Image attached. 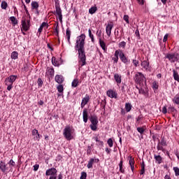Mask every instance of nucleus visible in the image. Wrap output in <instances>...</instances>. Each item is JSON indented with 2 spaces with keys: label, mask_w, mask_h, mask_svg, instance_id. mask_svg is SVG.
I'll use <instances>...</instances> for the list:
<instances>
[{
  "label": "nucleus",
  "mask_w": 179,
  "mask_h": 179,
  "mask_svg": "<svg viewBox=\"0 0 179 179\" xmlns=\"http://www.w3.org/2000/svg\"><path fill=\"white\" fill-rule=\"evenodd\" d=\"M86 43V35L82 34L77 36L75 43V50L78 51V64L80 66L86 65V52H85V44Z\"/></svg>",
  "instance_id": "f257e3e1"
},
{
  "label": "nucleus",
  "mask_w": 179,
  "mask_h": 179,
  "mask_svg": "<svg viewBox=\"0 0 179 179\" xmlns=\"http://www.w3.org/2000/svg\"><path fill=\"white\" fill-rule=\"evenodd\" d=\"M63 135L66 141H72L73 139V130L71 126L67 125L63 130Z\"/></svg>",
  "instance_id": "f03ea898"
},
{
  "label": "nucleus",
  "mask_w": 179,
  "mask_h": 179,
  "mask_svg": "<svg viewBox=\"0 0 179 179\" xmlns=\"http://www.w3.org/2000/svg\"><path fill=\"white\" fill-rule=\"evenodd\" d=\"M134 80L137 85H143V83H146V77L141 72L136 73Z\"/></svg>",
  "instance_id": "7ed1b4c3"
},
{
  "label": "nucleus",
  "mask_w": 179,
  "mask_h": 179,
  "mask_svg": "<svg viewBox=\"0 0 179 179\" xmlns=\"http://www.w3.org/2000/svg\"><path fill=\"white\" fill-rule=\"evenodd\" d=\"M169 61L171 63L177 62L179 60V54L177 52L175 53H168L165 56Z\"/></svg>",
  "instance_id": "20e7f679"
},
{
  "label": "nucleus",
  "mask_w": 179,
  "mask_h": 179,
  "mask_svg": "<svg viewBox=\"0 0 179 179\" xmlns=\"http://www.w3.org/2000/svg\"><path fill=\"white\" fill-rule=\"evenodd\" d=\"M57 169L52 167L46 170L45 176H50L49 179H57Z\"/></svg>",
  "instance_id": "39448f33"
},
{
  "label": "nucleus",
  "mask_w": 179,
  "mask_h": 179,
  "mask_svg": "<svg viewBox=\"0 0 179 179\" xmlns=\"http://www.w3.org/2000/svg\"><path fill=\"white\" fill-rule=\"evenodd\" d=\"M91 124L90 127L91 128L92 131H97V124H99V120L97 117L92 116L90 117Z\"/></svg>",
  "instance_id": "423d86ee"
},
{
  "label": "nucleus",
  "mask_w": 179,
  "mask_h": 179,
  "mask_svg": "<svg viewBox=\"0 0 179 179\" xmlns=\"http://www.w3.org/2000/svg\"><path fill=\"white\" fill-rule=\"evenodd\" d=\"M21 23L22 30H24V31H29V29H30V20L23 18Z\"/></svg>",
  "instance_id": "0eeeda50"
},
{
  "label": "nucleus",
  "mask_w": 179,
  "mask_h": 179,
  "mask_svg": "<svg viewBox=\"0 0 179 179\" xmlns=\"http://www.w3.org/2000/svg\"><path fill=\"white\" fill-rule=\"evenodd\" d=\"M120 59L123 64H125V65H129V64H131V60L125 56V54L123 53L122 50H120Z\"/></svg>",
  "instance_id": "6e6552de"
},
{
  "label": "nucleus",
  "mask_w": 179,
  "mask_h": 179,
  "mask_svg": "<svg viewBox=\"0 0 179 179\" xmlns=\"http://www.w3.org/2000/svg\"><path fill=\"white\" fill-rule=\"evenodd\" d=\"M8 170H9V167H8L6 163L3 161H0V171L3 174H6V173H8Z\"/></svg>",
  "instance_id": "1a4fd4ad"
},
{
  "label": "nucleus",
  "mask_w": 179,
  "mask_h": 179,
  "mask_svg": "<svg viewBox=\"0 0 179 179\" xmlns=\"http://www.w3.org/2000/svg\"><path fill=\"white\" fill-rule=\"evenodd\" d=\"M55 9H56V15L58 16V19L60 23H62V10L59 7V4L55 5Z\"/></svg>",
  "instance_id": "9d476101"
},
{
  "label": "nucleus",
  "mask_w": 179,
  "mask_h": 179,
  "mask_svg": "<svg viewBox=\"0 0 179 179\" xmlns=\"http://www.w3.org/2000/svg\"><path fill=\"white\" fill-rule=\"evenodd\" d=\"M17 79V76L11 75L5 80V85H9V83L13 85V83Z\"/></svg>",
  "instance_id": "9b49d317"
},
{
  "label": "nucleus",
  "mask_w": 179,
  "mask_h": 179,
  "mask_svg": "<svg viewBox=\"0 0 179 179\" xmlns=\"http://www.w3.org/2000/svg\"><path fill=\"white\" fill-rule=\"evenodd\" d=\"M106 94L108 97H110V99H117L118 94H117V92L113 90H108L106 92Z\"/></svg>",
  "instance_id": "f8f14e48"
},
{
  "label": "nucleus",
  "mask_w": 179,
  "mask_h": 179,
  "mask_svg": "<svg viewBox=\"0 0 179 179\" xmlns=\"http://www.w3.org/2000/svg\"><path fill=\"white\" fill-rule=\"evenodd\" d=\"M99 162H100L99 158H91L87 165V169H93V164H94V163H99Z\"/></svg>",
  "instance_id": "ddd939ff"
},
{
  "label": "nucleus",
  "mask_w": 179,
  "mask_h": 179,
  "mask_svg": "<svg viewBox=\"0 0 179 179\" xmlns=\"http://www.w3.org/2000/svg\"><path fill=\"white\" fill-rule=\"evenodd\" d=\"M141 66L144 71H150V63L149 62V60L141 62Z\"/></svg>",
  "instance_id": "4468645a"
},
{
  "label": "nucleus",
  "mask_w": 179,
  "mask_h": 179,
  "mask_svg": "<svg viewBox=\"0 0 179 179\" xmlns=\"http://www.w3.org/2000/svg\"><path fill=\"white\" fill-rule=\"evenodd\" d=\"M52 64L54 66H59V65H62V59H57L55 57H52Z\"/></svg>",
  "instance_id": "2eb2a0df"
},
{
  "label": "nucleus",
  "mask_w": 179,
  "mask_h": 179,
  "mask_svg": "<svg viewBox=\"0 0 179 179\" xmlns=\"http://www.w3.org/2000/svg\"><path fill=\"white\" fill-rule=\"evenodd\" d=\"M90 101V96L86 94L84 98H83L81 101V108H83L86 104H87Z\"/></svg>",
  "instance_id": "dca6fc26"
},
{
  "label": "nucleus",
  "mask_w": 179,
  "mask_h": 179,
  "mask_svg": "<svg viewBox=\"0 0 179 179\" xmlns=\"http://www.w3.org/2000/svg\"><path fill=\"white\" fill-rule=\"evenodd\" d=\"M114 25L113 24H108V26L106 27V31L108 37L111 36V30H113Z\"/></svg>",
  "instance_id": "f3484780"
},
{
  "label": "nucleus",
  "mask_w": 179,
  "mask_h": 179,
  "mask_svg": "<svg viewBox=\"0 0 179 179\" xmlns=\"http://www.w3.org/2000/svg\"><path fill=\"white\" fill-rule=\"evenodd\" d=\"M93 139L96 142V146L99 148H103L104 146V142L100 141L98 136L93 137Z\"/></svg>",
  "instance_id": "a211bd4d"
},
{
  "label": "nucleus",
  "mask_w": 179,
  "mask_h": 179,
  "mask_svg": "<svg viewBox=\"0 0 179 179\" xmlns=\"http://www.w3.org/2000/svg\"><path fill=\"white\" fill-rule=\"evenodd\" d=\"M32 135L34 137V140L35 141H40V134H38V130L33 129L32 130Z\"/></svg>",
  "instance_id": "6ab92c4d"
},
{
  "label": "nucleus",
  "mask_w": 179,
  "mask_h": 179,
  "mask_svg": "<svg viewBox=\"0 0 179 179\" xmlns=\"http://www.w3.org/2000/svg\"><path fill=\"white\" fill-rule=\"evenodd\" d=\"M83 121L85 124H86V122H87L88 113H87V108H85L83 110Z\"/></svg>",
  "instance_id": "aec40b11"
},
{
  "label": "nucleus",
  "mask_w": 179,
  "mask_h": 179,
  "mask_svg": "<svg viewBox=\"0 0 179 179\" xmlns=\"http://www.w3.org/2000/svg\"><path fill=\"white\" fill-rule=\"evenodd\" d=\"M120 50H117L115 52V57L112 58V59L113 60L114 64H117V62H118V55L120 57Z\"/></svg>",
  "instance_id": "412c9836"
},
{
  "label": "nucleus",
  "mask_w": 179,
  "mask_h": 179,
  "mask_svg": "<svg viewBox=\"0 0 179 179\" xmlns=\"http://www.w3.org/2000/svg\"><path fill=\"white\" fill-rule=\"evenodd\" d=\"M31 9L32 10H36L37 13H38V3L37 1H32L31 3Z\"/></svg>",
  "instance_id": "4be33fe9"
},
{
  "label": "nucleus",
  "mask_w": 179,
  "mask_h": 179,
  "mask_svg": "<svg viewBox=\"0 0 179 179\" xmlns=\"http://www.w3.org/2000/svg\"><path fill=\"white\" fill-rule=\"evenodd\" d=\"M55 80L57 82V83L61 84L62 82H64V76L62 75H57L55 77Z\"/></svg>",
  "instance_id": "5701e85b"
},
{
  "label": "nucleus",
  "mask_w": 179,
  "mask_h": 179,
  "mask_svg": "<svg viewBox=\"0 0 179 179\" xmlns=\"http://www.w3.org/2000/svg\"><path fill=\"white\" fill-rule=\"evenodd\" d=\"M99 43L101 48H102V50H103L104 51H107V46L106 45V42H104V41H103L102 39H99Z\"/></svg>",
  "instance_id": "b1692460"
},
{
  "label": "nucleus",
  "mask_w": 179,
  "mask_h": 179,
  "mask_svg": "<svg viewBox=\"0 0 179 179\" xmlns=\"http://www.w3.org/2000/svg\"><path fill=\"white\" fill-rule=\"evenodd\" d=\"M99 43L101 48H102V50H103L104 51H107V46L106 45V42H104V41H103L102 39H99Z\"/></svg>",
  "instance_id": "393cba45"
},
{
  "label": "nucleus",
  "mask_w": 179,
  "mask_h": 179,
  "mask_svg": "<svg viewBox=\"0 0 179 179\" xmlns=\"http://www.w3.org/2000/svg\"><path fill=\"white\" fill-rule=\"evenodd\" d=\"M154 159H155L156 163H158V164H162V163L163 162V158L162 157V156L155 155Z\"/></svg>",
  "instance_id": "a878e982"
},
{
  "label": "nucleus",
  "mask_w": 179,
  "mask_h": 179,
  "mask_svg": "<svg viewBox=\"0 0 179 179\" xmlns=\"http://www.w3.org/2000/svg\"><path fill=\"white\" fill-rule=\"evenodd\" d=\"M8 164L9 166L10 171H12V170H13V168L16 166V163L15 162V161H13V159H10L8 162Z\"/></svg>",
  "instance_id": "bb28decb"
},
{
  "label": "nucleus",
  "mask_w": 179,
  "mask_h": 179,
  "mask_svg": "<svg viewBox=\"0 0 179 179\" xmlns=\"http://www.w3.org/2000/svg\"><path fill=\"white\" fill-rule=\"evenodd\" d=\"M71 29H69V28H67L66 30V36L69 44H71Z\"/></svg>",
  "instance_id": "cd10ccee"
},
{
  "label": "nucleus",
  "mask_w": 179,
  "mask_h": 179,
  "mask_svg": "<svg viewBox=\"0 0 179 179\" xmlns=\"http://www.w3.org/2000/svg\"><path fill=\"white\" fill-rule=\"evenodd\" d=\"M80 83L79 79L75 78L71 83V87H78Z\"/></svg>",
  "instance_id": "c85d7f7f"
},
{
  "label": "nucleus",
  "mask_w": 179,
  "mask_h": 179,
  "mask_svg": "<svg viewBox=\"0 0 179 179\" xmlns=\"http://www.w3.org/2000/svg\"><path fill=\"white\" fill-rule=\"evenodd\" d=\"M121 75L118 74V73H115L114 75V79L115 80L116 83H117L118 84L121 83Z\"/></svg>",
  "instance_id": "c756f323"
},
{
  "label": "nucleus",
  "mask_w": 179,
  "mask_h": 179,
  "mask_svg": "<svg viewBox=\"0 0 179 179\" xmlns=\"http://www.w3.org/2000/svg\"><path fill=\"white\" fill-rule=\"evenodd\" d=\"M97 12V6H92L90 9H89V13L90 15H94V13Z\"/></svg>",
  "instance_id": "7c9ffc66"
},
{
  "label": "nucleus",
  "mask_w": 179,
  "mask_h": 179,
  "mask_svg": "<svg viewBox=\"0 0 179 179\" xmlns=\"http://www.w3.org/2000/svg\"><path fill=\"white\" fill-rule=\"evenodd\" d=\"M125 110H126L127 113H129V111H131V110H132V105L129 103H125Z\"/></svg>",
  "instance_id": "2f4dec72"
},
{
  "label": "nucleus",
  "mask_w": 179,
  "mask_h": 179,
  "mask_svg": "<svg viewBox=\"0 0 179 179\" xmlns=\"http://www.w3.org/2000/svg\"><path fill=\"white\" fill-rule=\"evenodd\" d=\"M136 89H138V93L140 94H143V96H146L148 94V92H146V90H143V88H139L136 87Z\"/></svg>",
  "instance_id": "473e14b6"
},
{
  "label": "nucleus",
  "mask_w": 179,
  "mask_h": 179,
  "mask_svg": "<svg viewBox=\"0 0 179 179\" xmlns=\"http://www.w3.org/2000/svg\"><path fill=\"white\" fill-rule=\"evenodd\" d=\"M173 78L175 79V80H176V82H179V76H178V73H177V71H176V70H173Z\"/></svg>",
  "instance_id": "72a5a7b5"
},
{
  "label": "nucleus",
  "mask_w": 179,
  "mask_h": 179,
  "mask_svg": "<svg viewBox=\"0 0 179 179\" xmlns=\"http://www.w3.org/2000/svg\"><path fill=\"white\" fill-rule=\"evenodd\" d=\"M10 20L13 26H16V24H17V20L15 17V16L10 17Z\"/></svg>",
  "instance_id": "f704fd0d"
},
{
  "label": "nucleus",
  "mask_w": 179,
  "mask_h": 179,
  "mask_svg": "<svg viewBox=\"0 0 179 179\" xmlns=\"http://www.w3.org/2000/svg\"><path fill=\"white\" fill-rule=\"evenodd\" d=\"M128 160H129V166H134V164H135V160L134 159L132 156H129L128 157Z\"/></svg>",
  "instance_id": "c9c22d12"
},
{
  "label": "nucleus",
  "mask_w": 179,
  "mask_h": 179,
  "mask_svg": "<svg viewBox=\"0 0 179 179\" xmlns=\"http://www.w3.org/2000/svg\"><path fill=\"white\" fill-rule=\"evenodd\" d=\"M152 88L153 89V90H157V89H159V83H157V81H154L152 83Z\"/></svg>",
  "instance_id": "e433bc0d"
},
{
  "label": "nucleus",
  "mask_w": 179,
  "mask_h": 179,
  "mask_svg": "<svg viewBox=\"0 0 179 179\" xmlns=\"http://www.w3.org/2000/svg\"><path fill=\"white\" fill-rule=\"evenodd\" d=\"M89 37L91 39L92 43H94V35L92 34V30L88 29Z\"/></svg>",
  "instance_id": "4c0bfd02"
},
{
  "label": "nucleus",
  "mask_w": 179,
  "mask_h": 179,
  "mask_svg": "<svg viewBox=\"0 0 179 179\" xmlns=\"http://www.w3.org/2000/svg\"><path fill=\"white\" fill-rule=\"evenodd\" d=\"M18 54L17 52L13 51L11 53V59H17Z\"/></svg>",
  "instance_id": "58836bf2"
},
{
  "label": "nucleus",
  "mask_w": 179,
  "mask_h": 179,
  "mask_svg": "<svg viewBox=\"0 0 179 179\" xmlns=\"http://www.w3.org/2000/svg\"><path fill=\"white\" fill-rule=\"evenodd\" d=\"M1 9L6 10V8H8V3H6L5 1H3L1 3Z\"/></svg>",
  "instance_id": "ea45409f"
},
{
  "label": "nucleus",
  "mask_w": 179,
  "mask_h": 179,
  "mask_svg": "<svg viewBox=\"0 0 179 179\" xmlns=\"http://www.w3.org/2000/svg\"><path fill=\"white\" fill-rule=\"evenodd\" d=\"M119 169H120V173H122L123 174L124 173H125V170L122 167V160H121L119 163Z\"/></svg>",
  "instance_id": "a19ab883"
},
{
  "label": "nucleus",
  "mask_w": 179,
  "mask_h": 179,
  "mask_svg": "<svg viewBox=\"0 0 179 179\" xmlns=\"http://www.w3.org/2000/svg\"><path fill=\"white\" fill-rule=\"evenodd\" d=\"M57 91L59 93H64V85H59L57 87Z\"/></svg>",
  "instance_id": "79ce46f5"
},
{
  "label": "nucleus",
  "mask_w": 179,
  "mask_h": 179,
  "mask_svg": "<svg viewBox=\"0 0 179 179\" xmlns=\"http://www.w3.org/2000/svg\"><path fill=\"white\" fill-rule=\"evenodd\" d=\"M141 176H143V174H145V162H143L141 164V170L140 172Z\"/></svg>",
  "instance_id": "37998d69"
},
{
  "label": "nucleus",
  "mask_w": 179,
  "mask_h": 179,
  "mask_svg": "<svg viewBox=\"0 0 179 179\" xmlns=\"http://www.w3.org/2000/svg\"><path fill=\"white\" fill-rule=\"evenodd\" d=\"M173 101L175 104H179V95H176L173 99Z\"/></svg>",
  "instance_id": "c03bdc74"
},
{
  "label": "nucleus",
  "mask_w": 179,
  "mask_h": 179,
  "mask_svg": "<svg viewBox=\"0 0 179 179\" xmlns=\"http://www.w3.org/2000/svg\"><path fill=\"white\" fill-rule=\"evenodd\" d=\"M107 143L109 146V148H113L114 143L113 142V138L108 139Z\"/></svg>",
  "instance_id": "a18cd8bd"
},
{
  "label": "nucleus",
  "mask_w": 179,
  "mask_h": 179,
  "mask_svg": "<svg viewBox=\"0 0 179 179\" xmlns=\"http://www.w3.org/2000/svg\"><path fill=\"white\" fill-rule=\"evenodd\" d=\"M96 37L98 40H101V29L96 31Z\"/></svg>",
  "instance_id": "49530a36"
},
{
  "label": "nucleus",
  "mask_w": 179,
  "mask_h": 179,
  "mask_svg": "<svg viewBox=\"0 0 179 179\" xmlns=\"http://www.w3.org/2000/svg\"><path fill=\"white\" fill-rule=\"evenodd\" d=\"M126 45H127V42L125 41H122L119 43L120 48H125Z\"/></svg>",
  "instance_id": "de8ad7c7"
},
{
  "label": "nucleus",
  "mask_w": 179,
  "mask_h": 179,
  "mask_svg": "<svg viewBox=\"0 0 179 179\" xmlns=\"http://www.w3.org/2000/svg\"><path fill=\"white\" fill-rule=\"evenodd\" d=\"M173 171L175 172V176H176V177H178V176H179V169H178V167H177V166L173 167Z\"/></svg>",
  "instance_id": "09e8293b"
},
{
  "label": "nucleus",
  "mask_w": 179,
  "mask_h": 179,
  "mask_svg": "<svg viewBox=\"0 0 179 179\" xmlns=\"http://www.w3.org/2000/svg\"><path fill=\"white\" fill-rule=\"evenodd\" d=\"M137 131H138V132H139V134H141V135H142V134H143V132H145V128L138 127Z\"/></svg>",
  "instance_id": "8fccbe9b"
},
{
  "label": "nucleus",
  "mask_w": 179,
  "mask_h": 179,
  "mask_svg": "<svg viewBox=\"0 0 179 179\" xmlns=\"http://www.w3.org/2000/svg\"><path fill=\"white\" fill-rule=\"evenodd\" d=\"M123 19L126 22V23H127V24H129V16H128V15H124Z\"/></svg>",
  "instance_id": "3c124183"
},
{
  "label": "nucleus",
  "mask_w": 179,
  "mask_h": 179,
  "mask_svg": "<svg viewBox=\"0 0 179 179\" xmlns=\"http://www.w3.org/2000/svg\"><path fill=\"white\" fill-rule=\"evenodd\" d=\"M86 177H87V173L86 172H82L80 179H86Z\"/></svg>",
  "instance_id": "603ef678"
},
{
  "label": "nucleus",
  "mask_w": 179,
  "mask_h": 179,
  "mask_svg": "<svg viewBox=\"0 0 179 179\" xmlns=\"http://www.w3.org/2000/svg\"><path fill=\"white\" fill-rule=\"evenodd\" d=\"M133 64L134 65V66L138 67L139 65V61L136 60V59H133L132 60Z\"/></svg>",
  "instance_id": "864d4df0"
},
{
  "label": "nucleus",
  "mask_w": 179,
  "mask_h": 179,
  "mask_svg": "<svg viewBox=\"0 0 179 179\" xmlns=\"http://www.w3.org/2000/svg\"><path fill=\"white\" fill-rule=\"evenodd\" d=\"M158 143H159V145H161L162 146H166L167 145V143L166 142V141H164V139H162L161 141Z\"/></svg>",
  "instance_id": "5fc2aeb1"
},
{
  "label": "nucleus",
  "mask_w": 179,
  "mask_h": 179,
  "mask_svg": "<svg viewBox=\"0 0 179 179\" xmlns=\"http://www.w3.org/2000/svg\"><path fill=\"white\" fill-rule=\"evenodd\" d=\"M157 150H164V148H163V145H162L160 143H158L157 145Z\"/></svg>",
  "instance_id": "6e6d98bb"
},
{
  "label": "nucleus",
  "mask_w": 179,
  "mask_h": 179,
  "mask_svg": "<svg viewBox=\"0 0 179 179\" xmlns=\"http://www.w3.org/2000/svg\"><path fill=\"white\" fill-rule=\"evenodd\" d=\"M38 86L41 87L43 86V80L41 78H38Z\"/></svg>",
  "instance_id": "4d7b16f0"
},
{
  "label": "nucleus",
  "mask_w": 179,
  "mask_h": 179,
  "mask_svg": "<svg viewBox=\"0 0 179 179\" xmlns=\"http://www.w3.org/2000/svg\"><path fill=\"white\" fill-rule=\"evenodd\" d=\"M13 84H10V83H8V85H6V86H8V87H7V90H8V91L12 90V87H13Z\"/></svg>",
  "instance_id": "13d9d810"
},
{
  "label": "nucleus",
  "mask_w": 179,
  "mask_h": 179,
  "mask_svg": "<svg viewBox=\"0 0 179 179\" xmlns=\"http://www.w3.org/2000/svg\"><path fill=\"white\" fill-rule=\"evenodd\" d=\"M41 27H42V28L48 27V23L45 22H43L41 24Z\"/></svg>",
  "instance_id": "bf43d9fd"
},
{
  "label": "nucleus",
  "mask_w": 179,
  "mask_h": 179,
  "mask_svg": "<svg viewBox=\"0 0 179 179\" xmlns=\"http://www.w3.org/2000/svg\"><path fill=\"white\" fill-rule=\"evenodd\" d=\"M39 167H40V165H38L37 164L34 165V171H37V170H38Z\"/></svg>",
  "instance_id": "052dcab7"
},
{
  "label": "nucleus",
  "mask_w": 179,
  "mask_h": 179,
  "mask_svg": "<svg viewBox=\"0 0 179 179\" xmlns=\"http://www.w3.org/2000/svg\"><path fill=\"white\" fill-rule=\"evenodd\" d=\"M168 38H169V34H166L164 35V38H163L164 43H166V41H167Z\"/></svg>",
  "instance_id": "680f3d73"
},
{
  "label": "nucleus",
  "mask_w": 179,
  "mask_h": 179,
  "mask_svg": "<svg viewBox=\"0 0 179 179\" xmlns=\"http://www.w3.org/2000/svg\"><path fill=\"white\" fill-rule=\"evenodd\" d=\"M162 113L163 114H167V108L166 106L162 108Z\"/></svg>",
  "instance_id": "e2e57ef3"
},
{
  "label": "nucleus",
  "mask_w": 179,
  "mask_h": 179,
  "mask_svg": "<svg viewBox=\"0 0 179 179\" xmlns=\"http://www.w3.org/2000/svg\"><path fill=\"white\" fill-rule=\"evenodd\" d=\"M138 3H139L140 5H144L145 4V0H136Z\"/></svg>",
  "instance_id": "0e129e2a"
},
{
  "label": "nucleus",
  "mask_w": 179,
  "mask_h": 179,
  "mask_svg": "<svg viewBox=\"0 0 179 179\" xmlns=\"http://www.w3.org/2000/svg\"><path fill=\"white\" fill-rule=\"evenodd\" d=\"M48 72L50 73V75H54V69H49Z\"/></svg>",
  "instance_id": "69168bd1"
},
{
  "label": "nucleus",
  "mask_w": 179,
  "mask_h": 179,
  "mask_svg": "<svg viewBox=\"0 0 179 179\" xmlns=\"http://www.w3.org/2000/svg\"><path fill=\"white\" fill-rule=\"evenodd\" d=\"M105 151L106 152V153H107L108 155H110V152H111V149H110V148H106L105 149Z\"/></svg>",
  "instance_id": "338daca9"
},
{
  "label": "nucleus",
  "mask_w": 179,
  "mask_h": 179,
  "mask_svg": "<svg viewBox=\"0 0 179 179\" xmlns=\"http://www.w3.org/2000/svg\"><path fill=\"white\" fill-rule=\"evenodd\" d=\"M43 27H41V25H40L38 29V33H41V31H43Z\"/></svg>",
  "instance_id": "774afa93"
}]
</instances>
